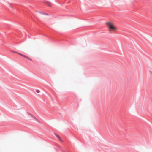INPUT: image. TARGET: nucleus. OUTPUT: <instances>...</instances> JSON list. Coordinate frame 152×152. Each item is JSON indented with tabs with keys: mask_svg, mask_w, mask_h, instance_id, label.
Instances as JSON below:
<instances>
[{
	"mask_svg": "<svg viewBox=\"0 0 152 152\" xmlns=\"http://www.w3.org/2000/svg\"><path fill=\"white\" fill-rule=\"evenodd\" d=\"M149 72H150V74L151 75H152V72L150 71H149Z\"/></svg>",
	"mask_w": 152,
	"mask_h": 152,
	"instance_id": "9d476101",
	"label": "nucleus"
},
{
	"mask_svg": "<svg viewBox=\"0 0 152 152\" xmlns=\"http://www.w3.org/2000/svg\"><path fill=\"white\" fill-rule=\"evenodd\" d=\"M44 3L50 7H52V6L51 2L47 1H45Z\"/></svg>",
	"mask_w": 152,
	"mask_h": 152,
	"instance_id": "f03ea898",
	"label": "nucleus"
},
{
	"mask_svg": "<svg viewBox=\"0 0 152 152\" xmlns=\"http://www.w3.org/2000/svg\"><path fill=\"white\" fill-rule=\"evenodd\" d=\"M54 135L59 140L61 141H62L61 138L59 136V135L56 133H54Z\"/></svg>",
	"mask_w": 152,
	"mask_h": 152,
	"instance_id": "7ed1b4c3",
	"label": "nucleus"
},
{
	"mask_svg": "<svg viewBox=\"0 0 152 152\" xmlns=\"http://www.w3.org/2000/svg\"><path fill=\"white\" fill-rule=\"evenodd\" d=\"M106 24L108 26L109 30L110 31H115L116 30V27H114L110 22H107Z\"/></svg>",
	"mask_w": 152,
	"mask_h": 152,
	"instance_id": "f257e3e1",
	"label": "nucleus"
},
{
	"mask_svg": "<svg viewBox=\"0 0 152 152\" xmlns=\"http://www.w3.org/2000/svg\"><path fill=\"white\" fill-rule=\"evenodd\" d=\"M33 118H34L35 120H38V119L36 118L35 117H34V116Z\"/></svg>",
	"mask_w": 152,
	"mask_h": 152,
	"instance_id": "6e6552de",
	"label": "nucleus"
},
{
	"mask_svg": "<svg viewBox=\"0 0 152 152\" xmlns=\"http://www.w3.org/2000/svg\"><path fill=\"white\" fill-rule=\"evenodd\" d=\"M13 52H14V53H17V54H19L21 56H23V57L25 58H28V57L26 56L24 54H21L20 53H19L18 52H14V51H13Z\"/></svg>",
	"mask_w": 152,
	"mask_h": 152,
	"instance_id": "20e7f679",
	"label": "nucleus"
},
{
	"mask_svg": "<svg viewBox=\"0 0 152 152\" xmlns=\"http://www.w3.org/2000/svg\"><path fill=\"white\" fill-rule=\"evenodd\" d=\"M40 13L42 14L46 15H49V14L48 13H45L43 12H40Z\"/></svg>",
	"mask_w": 152,
	"mask_h": 152,
	"instance_id": "39448f33",
	"label": "nucleus"
},
{
	"mask_svg": "<svg viewBox=\"0 0 152 152\" xmlns=\"http://www.w3.org/2000/svg\"><path fill=\"white\" fill-rule=\"evenodd\" d=\"M36 121H37L38 122H39V120H36Z\"/></svg>",
	"mask_w": 152,
	"mask_h": 152,
	"instance_id": "9b49d317",
	"label": "nucleus"
},
{
	"mask_svg": "<svg viewBox=\"0 0 152 152\" xmlns=\"http://www.w3.org/2000/svg\"><path fill=\"white\" fill-rule=\"evenodd\" d=\"M26 58L28 59V60H29L30 61L32 60V59H31L29 57H28V58Z\"/></svg>",
	"mask_w": 152,
	"mask_h": 152,
	"instance_id": "0eeeda50",
	"label": "nucleus"
},
{
	"mask_svg": "<svg viewBox=\"0 0 152 152\" xmlns=\"http://www.w3.org/2000/svg\"><path fill=\"white\" fill-rule=\"evenodd\" d=\"M36 92L38 93H39L40 92V91L38 90V89H37L36 90Z\"/></svg>",
	"mask_w": 152,
	"mask_h": 152,
	"instance_id": "423d86ee",
	"label": "nucleus"
},
{
	"mask_svg": "<svg viewBox=\"0 0 152 152\" xmlns=\"http://www.w3.org/2000/svg\"><path fill=\"white\" fill-rule=\"evenodd\" d=\"M29 115H30L32 117H33L34 116L32 115V114L31 113H29Z\"/></svg>",
	"mask_w": 152,
	"mask_h": 152,
	"instance_id": "1a4fd4ad",
	"label": "nucleus"
}]
</instances>
